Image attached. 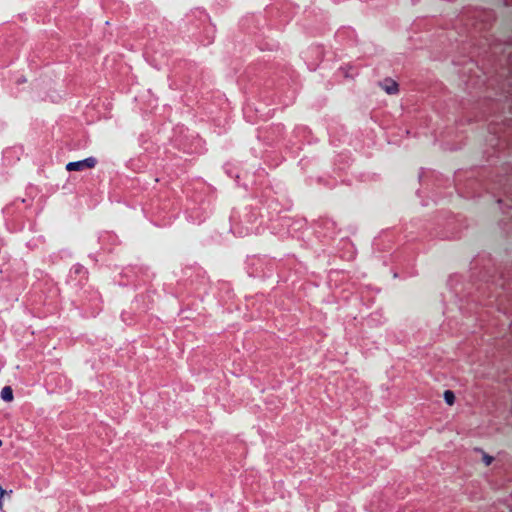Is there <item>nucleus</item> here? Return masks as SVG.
<instances>
[{
  "label": "nucleus",
  "mask_w": 512,
  "mask_h": 512,
  "mask_svg": "<svg viewBox=\"0 0 512 512\" xmlns=\"http://www.w3.org/2000/svg\"><path fill=\"white\" fill-rule=\"evenodd\" d=\"M96 165V159L94 157H88L82 160L69 162L65 168L67 171H83L86 169H93Z\"/></svg>",
  "instance_id": "1"
},
{
  "label": "nucleus",
  "mask_w": 512,
  "mask_h": 512,
  "mask_svg": "<svg viewBox=\"0 0 512 512\" xmlns=\"http://www.w3.org/2000/svg\"><path fill=\"white\" fill-rule=\"evenodd\" d=\"M379 85L387 94L390 95L396 94L399 91L398 83L390 78H387L383 82H380Z\"/></svg>",
  "instance_id": "2"
},
{
  "label": "nucleus",
  "mask_w": 512,
  "mask_h": 512,
  "mask_svg": "<svg viewBox=\"0 0 512 512\" xmlns=\"http://www.w3.org/2000/svg\"><path fill=\"white\" fill-rule=\"evenodd\" d=\"M1 398L5 402H11L14 399L13 390L10 386H5L1 390Z\"/></svg>",
  "instance_id": "3"
},
{
  "label": "nucleus",
  "mask_w": 512,
  "mask_h": 512,
  "mask_svg": "<svg viewBox=\"0 0 512 512\" xmlns=\"http://www.w3.org/2000/svg\"><path fill=\"white\" fill-rule=\"evenodd\" d=\"M444 400L448 405H453L455 402L454 392L451 390H446L444 392Z\"/></svg>",
  "instance_id": "4"
},
{
  "label": "nucleus",
  "mask_w": 512,
  "mask_h": 512,
  "mask_svg": "<svg viewBox=\"0 0 512 512\" xmlns=\"http://www.w3.org/2000/svg\"><path fill=\"white\" fill-rule=\"evenodd\" d=\"M6 490L0 486V510L3 509V500H4V495L6 494Z\"/></svg>",
  "instance_id": "5"
},
{
  "label": "nucleus",
  "mask_w": 512,
  "mask_h": 512,
  "mask_svg": "<svg viewBox=\"0 0 512 512\" xmlns=\"http://www.w3.org/2000/svg\"><path fill=\"white\" fill-rule=\"evenodd\" d=\"M492 461H493V457L492 456L484 454L483 462L485 463L486 466H489L492 463Z\"/></svg>",
  "instance_id": "6"
},
{
  "label": "nucleus",
  "mask_w": 512,
  "mask_h": 512,
  "mask_svg": "<svg viewBox=\"0 0 512 512\" xmlns=\"http://www.w3.org/2000/svg\"><path fill=\"white\" fill-rule=\"evenodd\" d=\"M2 444H3V443H2V440H0V447L2 446Z\"/></svg>",
  "instance_id": "7"
}]
</instances>
